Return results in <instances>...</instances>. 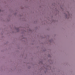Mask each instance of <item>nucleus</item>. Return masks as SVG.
<instances>
[{"label": "nucleus", "instance_id": "obj_1", "mask_svg": "<svg viewBox=\"0 0 75 75\" xmlns=\"http://www.w3.org/2000/svg\"><path fill=\"white\" fill-rule=\"evenodd\" d=\"M66 13H67H67H65V16L66 17V18H67V16H68V18H69V17H71V16H70V14H69V12H68V11H67L66 12Z\"/></svg>", "mask_w": 75, "mask_h": 75}, {"label": "nucleus", "instance_id": "obj_2", "mask_svg": "<svg viewBox=\"0 0 75 75\" xmlns=\"http://www.w3.org/2000/svg\"><path fill=\"white\" fill-rule=\"evenodd\" d=\"M29 30L30 31H31V30H30V29H29Z\"/></svg>", "mask_w": 75, "mask_h": 75}, {"label": "nucleus", "instance_id": "obj_3", "mask_svg": "<svg viewBox=\"0 0 75 75\" xmlns=\"http://www.w3.org/2000/svg\"><path fill=\"white\" fill-rule=\"evenodd\" d=\"M1 11V9H0V12Z\"/></svg>", "mask_w": 75, "mask_h": 75}, {"label": "nucleus", "instance_id": "obj_4", "mask_svg": "<svg viewBox=\"0 0 75 75\" xmlns=\"http://www.w3.org/2000/svg\"><path fill=\"white\" fill-rule=\"evenodd\" d=\"M71 16H72V15L71 14Z\"/></svg>", "mask_w": 75, "mask_h": 75}]
</instances>
